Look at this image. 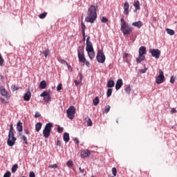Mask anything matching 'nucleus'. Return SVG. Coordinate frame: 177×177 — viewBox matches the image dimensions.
<instances>
[{
    "label": "nucleus",
    "instance_id": "1",
    "mask_svg": "<svg viewBox=\"0 0 177 177\" xmlns=\"http://www.w3.org/2000/svg\"><path fill=\"white\" fill-rule=\"evenodd\" d=\"M97 6L91 5L88 9L87 17H85L86 23H95V20L97 19Z\"/></svg>",
    "mask_w": 177,
    "mask_h": 177
},
{
    "label": "nucleus",
    "instance_id": "2",
    "mask_svg": "<svg viewBox=\"0 0 177 177\" xmlns=\"http://www.w3.org/2000/svg\"><path fill=\"white\" fill-rule=\"evenodd\" d=\"M16 140L17 138L15 137V133H13V124H10V131L8 133V139L7 141V145L10 146V147L15 146L16 143Z\"/></svg>",
    "mask_w": 177,
    "mask_h": 177
},
{
    "label": "nucleus",
    "instance_id": "3",
    "mask_svg": "<svg viewBox=\"0 0 177 177\" xmlns=\"http://www.w3.org/2000/svg\"><path fill=\"white\" fill-rule=\"evenodd\" d=\"M121 28L120 30L122 31L123 35H129L131 32H132V28L131 26L127 25V22L124 18H121Z\"/></svg>",
    "mask_w": 177,
    "mask_h": 177
},
{
    "label": "nucleus",
    "instance_id": "4",
    "mask_svg": "<svg viewBox=\"0 0 177 177\" xmlns=\"http://www.w3.org/2000/svg\"><path fill=\"white\" fill-rule=\"evenodd\" d=\"M77 57L80 63H85L86 62V58H85V52L83 46L78 47Z\"/></svg>",
    "mask_w": 177,
    "mask_h": 177
},
{
    "label": "nucleus",
    "instance_id": "5",
    "mask_svg": "<svg viewBox=\"0 0 177 177\" xmlns=\"http://www.w3.org/2000/svg\"><path fill=\"white\" fill-rule=\"evenodd\" d=\"M146 48L145 46H141L139 48V56L136 59L137 63H141V62L145 60L146 57L145 56V55H146Z\"/></svg>",
    "mask_w": 177,
    "mask_h": 177
},
{
    "label": "nucleus",
    "instance_id": "6",
    "mask_svg": "<svg viewBox=\"0 0 177 177\" xmlns=\"http://www.w3.org/2000/svg\"><path fill=\"white\" fill-rule=\"evenodd\" d=\"M53 128V124L52 123H47L43 130V135L44 138H48V136H50V132Z\"/></svg>",
    "mask_w": 177,
    "mask_h": 177
},
{
    "label": "nucleus",
    "instance_id": "7",
    "mask_svg": "<svg viewBox=\"0 0 177 177\" xmlns=\"http://www.w3.org/2000/svg\"><path fill=\"white\" fill-rule=\"evenodd\" d=\"M77 110L75 109V107L74 106H71L67 110H66V114L68 115V118L69 120H74V117L75 115Z\"/></svg>",
    "mask_w": 177,
    "mask_h": 177
},
{
    "label": "nucleus",
    "instance_id": "8",
    "mask_svg": "<svg viewBox=\"0 0 177 177\" xmlns=\"http://www.w3.org/2000/svg\"><path fill=\"white\" fill-rule=\"evenodd\" d=\"M97 62L98 63H104L106 62V55H104V53H103V50H98L97 53Z\"/></svg>",
    "mask_w": 177,
    "mask_h": 177
},
{
    "label": "nucleus",
    "instance_id": "9",
    "mask_svg": "<svg viewBox=\"0 0 177 177\" xmlns=\"http://www.w3.org/2000/svg\"><path fill=\"white\" fill-rule=\"evenodd\" d=\"M164 80H165V77L164 76V72L162 71L161 69L159 70V75L156 77V84H162L164 82Z\"/></svg>",
    "mask_w": 177,
    "mask_h": 177
},
{
    "label": "nucleus",
    "instance_id": "10",
    "mask_svg": "<svg viewBox=\"0 0 177 177\" xmlns=\"http://www.w3.org/2000/svg\"><path fill=\"white\" fill-rule=\"evenodd\" d=\"M149 53L151 54L153 57H156V59H159L161 55V52L158 49H150Z\"/></svg>",
    "mask_w": 177,
    "mask_h": 177
},
{
    "label": "nucleus",
    "instance_id": "11",
    "mask_svg": "<svg viewBox=\"0 0 177 177\" xmlns=\"http://www.w3.org/2000/svg\"><path fill=\"white\" fill-rule=\"evenodd\" d=\"M0 93L1 95L6 97V99H10V95H9V93L5 89L4 86H0Z\"/></svg>",
    "mask_w": 177,
    "mask_h": 177
},
{
    "label": "nucleus",
    "instance_id": "12",
    "mask_svg": "<svg viewBox=\"0 0 177 177\" xmlns=\"http://www.w3.org/2000/svg\"><path fill=\"white\" fill-rule=\"evenodd\" d=\"M124 15H129V3L128 1H126L124 4Z\"/></svg>",
    "mask_w": 177,
    "mask_h": 177
},
{
    "label": "nucleus",
    "instance_id": "13",
    "mask_svg": "<svg viewBox=\"0 0 177 177\" xmlns=\"http://www.w3.org/2000/svg\"><path fill=\"white\" fill-rule=\"evenodd\" d=\"M131 25L133 27H136V28H138V30H140V28H142V27H143V22L138 21L133 22Z\"/></svg>",
    "mask_w": 177,
    "mask_h": 177
},
{
    "label": "nucleus",
    "instance_id": "14",
    "mask_svg": "<svg viewBox=\"0 0 177 177\" xmlns=\"http://www.w3.org/2000/svg\"><path fill=\"white\" fill-rule=\"evenodd\" d=\"M91 156V152L89 150H84L81 152V157L83 158H86V157H89Z\"/></svg>",
    "mask_w": 177,
    "mask_h": 177
},
{
    "label": "nucleus",
    "instance_id": "15",
    "mask_svg": "<svg viewBox=\"0 0 177 177\" xmlns=\"http://www.w3.org/2000/svg\"><path fill=\"white\" fill-rule=\"evenodd\" d=\"M122 80L121 79H119L117 82H116V84H115V89L116 91H118L119 89H121V88L122 87Z\"/></svg>",
    "mask_w": 177,
    "mask_h": 177
},
{
    "label": "nucleus",
    "instance_id": "16",
    "mask_svg": "<svg viewBox=\"0 0 177 177\" xmlns=\"http://www.w3.org/2000/svg\"><path fill=\"white\" fill-rule=\"evenodd\" d=\"M17 129L18 132H23V122L20 120L17 123Z\"/></svg>",
    "mask_w": 177,
    "mask_h": 177
},
{
    "label": "nucleus",
    "instance_id": "17",
    "mask_svg": "<svg viewBox=\"0 0 177 177\" xmlns=\"http://www.w3.org/2000/svg\"><path fill=\"white\" fill-rule=\"evenodd\" d=\"M87 53L91 60H93V59H95V50L87 51Z\"/></svg>",
    "mask_w": 177,
    "mask_h": 177
},
{
    "label": "nucleus",
    "instance_id": "18",
    "mask_svg": "<svg viewBox=\"0 0 177 177\" xmlns=\"http://www.w3.org/2000/svg\"><path fill=\"white\" fill-rule=\"evenodd\" d=\"M86 52L93 50V44H92V43L86 44Z\"/></svg>",
    "mask_w": 177,
    "mask_h": 177
},
{
    "label": "nucleus",
    "instance_id": "19",
    "mask_svg": "<svg viewBox=\"0 0 177 177\" xmlns=\"http://www.w3.org/2000/svg\"><path fill=\"white\" fill-rule=\"evenodd\" d=\"M24 99L26 102H28V100H30V99H31V92L27 91L26 93V94L24 95Z\"/></svg>",
    "mask_w": 177,
    "mask_h": 177
},
{
    "label": "nucleus",
    "instance_id": "20",
    "mask_svg": "<svg viewBox=\"0 0 177 177\" xmlns=\"http://www.w3.org/2000/svg\"><path fill=\"white\" fill-rule=\"evenodd\" d=\"M63 139L66 143L68 142L70 140V134L68 133H64Z\"/></svg>",
    "mask_w": 177,
    "mask_h": 177
},
{
    "label": "nucleus",
    "instance_id": "21",
    "mask_svg": "<svg viewBox=\"0 0 177 177\" xmlns=\"http://www.w3.org/2000/svg\"><path fill=\"white\" fill-rule=\"evenodd\" d=\"M133 6L136 10H140V2H139V1H135L133 3Z\"/></svg>",
    "mask_w": 177,
    "mask_h": 177
},
{
    "label": "nucleus",
    "instance_id": "22",
    "mask_svg": "<svg viewBox=\"0 0 177 177\" xmlns=\"http://www.w3.org/2000/svg\"><path fill=\"white\" fill-rule=\"evenodd\" d=\"M42 128V123L41 122H37L35 124V131L36 132H39L41 131V129Z\"/></svg>",
    "mask_w": 177,
    "mask_h": 177
},
{
    "label": "nucleus",
    "instance_id": "23",
    "mask_svg": "<svg viewBox=\"0 0 177 177\" xmlns=\"http://www.w3.org/2000/svg\"><path fill=\"white\" fill-rule=\"evenodd\" d=\"M39 88L40 89H46V81L43 80L40 82Z\"/></svg>",
    "mask_w": 177,
    "mask_h": 177
},
{
    "label": "nucleus",
    "instance_id": "24",
    "mask_svg": "<svg viewBox=\"0 0 177 177\" xmlns=\"http://www.w3.org/2000/svg\"><path fill=\"white\" fill-rule=\"evenodd\" d=\"M50 53V51L49 49H46L42 52V54L44 55V57L47 58L48 56H49V54Z\"/></svg>",
    "mask_w": 177,
    "mask_h": 177
},
{
    "label": "nucleus",
    "instance_id": "25",
    "mask_svg": "<svg viewBox=\"0 0 177 177\" xmlns=\"http://www.w3.org/2000/svg\"><path fill=\"white\" fill-rule=\"evenodd\" d=\"M108 88L114 87V80H109L107 83Z\"/></svg>",
    "mask_w": 177,
    "mask_h": 177
},
{
    "label": "nucleus",
    "instance_id": "26",
    "mask_svg": "<svg viewBox=\"0 0 177 177\" xmlns=\"http://www.w3.org/2000/svg\"><path fill=\"white\" fill-rule=\"evenodd\" d=\"M166 31L169 35H175V31L172 29L167 28Z\"/></svg>",
    "mask_w": 177,
    "mask_h": 177
},
{
    "label": "nucleus",
    "instance_id": "27",
    "mask_svg": "<svg viewBox=\"0 0 177 177\" xmlns=\"http://www.w3.org/2000/svg\"><path fill=\"white\" fill-rule=\"evenodd\" d=\"M99 97H95V99L93 100L94 106H97V104H99Z\"/></svg>",
    "mask_w": 177,
    "mask_h": 177
},
{
    "label": "nucleus",
    "instance_id": "28",
    "mask_svg": "<svg viewBox=\"0 0 177 177\" xmlns=\"http://www.w3.org/2000/svg\"><path fill=\"white\" fill-rule=\"evenodd\" d=\"M17 168H19V165H14L11 169V171L12 172V174H15V172H16V171H17Z\"/></svg>",
    "mask_w": 177,
    "mask_h": 177
},
{
    "label": "nucleus",
    "instance_id": "29",
    "mask_svg": "<svg viewBox=\"0 0 177 177\" xmlns=\"http://www.w3.org/2000/svg\"><path fill=\"white\" fill-rule=\"evenodd\" d=\"M113 93V88H109L106 92V96L107 97H110L111 96V94Z\"/></svg>",
    "mask_w": 177,
    "mask_h": 177
},
{
    "label": "nucleus",
    "instance_id": "30",
    "mask_svg": "<svg viewBox=\"0 0 177 177\" xmlns=\"http://www.w3.org/2000/svg\"><path fill=\"white\" fill-rule=\"evenodd\" d=\"M48 16V12H43L39 15V19H45Z\"/></svg>",
    "mask_w": 177,
    "mask_h": 177
},
{
    "label": "nucleus",
    "instance_id": "31",
    "mask_svg": "<svg viewBox=\"0 0 177 177\" xmlns=\"http://www.w3.org/2000/svg\"><path fill=\"white\" fill-rule=\"evenodd\" d=\"M66 165H67V167H68V168H71V167H73L74 165V162H73V160H68L66 162Z\"/></svg>",
    "mask_w": 177,
    "mask_h": 177
},
{
    "label": "nucleus",
    "instance_id": "32",
    "mask_svg": "<svg viewBox=\"0 0 177 177\" xmlns=\"http://www.w3.org/2000/svg\"><path fill=\"white\" fill-rule=\"evenodd\" d=\"M48 168L50 169H52L53 168H59V166L57 165V164L49 165Z\"/></svg>",
    "mask_w": 177,
    "mask_h": 177
},
{
    "label": "nucleus",
    "instance_id": "33",
    "mask_svg": "<svg viewBox=\"0 0 177 177\" xmlns=\"http://www.w3.org/2000/svg\"><path fill=\"white\" fill-rule=\"evenodd\" d=\"M49 93H48V91H44L41 95V97H45L46 96H48Z\"/></svg>",
    "mask_w": 177,
    "mask_h": 177
},
{
    "label": "nucleus",
    "instance_id": "34",
    "mask_svg": "<svg viewBox=\"0 0 177 177\" xmlns=\"http://www.w3.org/2000/svg\"><path fill=\"white\" fill-rule=\"evenodd\" d=\"M3 63H5V60L3 57H2V55L0 53V66H3Z\"/></svg>",
    "mask_w": 177,
    "mask_h": 177
},
{
    "label": "nucleus",
    "instance_id": "35",
    "mask_svg": "<svg viewBox=\"0 0 177 177\" xmlns=\"http://www.w3.org/2000/svg\"><path fill=\"white\" fill-rule=\"evenodd\" d=\"M80 173L83 175V176H85V169L82 167H79Z\"/></svg>",
    "mask_w": 177,
    "mask_h": 177
},
{
    "label": "nucleus",
    "instance_id": "36",
    "mask_svg": "<svg viewBox=\"0 0 177 177\" xmlns=\"http://www.w3.org/2000/svg\"><path fill=\"white\" fill-rule=\"evenodd\" d=\"M50 99H51V97H50V95H47V96H46V97H44V100H45V102H50Z\"/></svg>",
    "mask_w": 177,
    "mask_h": 177
},
{
    "label": "nucleus",
    "instance_id": "37",
    "mask_svg": "<svg viewBox=\"0 0 177 177\" xmlns=\"http://www.w3.org/2000/svg\"><path fill=\"white\" fill-rule=\"evenodd\" d=\"M112 174L113 176H117V168L115 167L112 168Z\"/></svg>",
    "mask_w": 177,
    "mask_h": 177
},
{
    "label": "nucleus",
    "instance_id": "38",
    "mask_svg": "<svg viewBox=\"0 0 177 177\" xmlns=\"http://www.w3.org/2000/svg\"><path fill=\"white\" fill-rule=\"evenodd\" d=\"M111 109V106H110V105L106 106L104 113H109V111H110Z\"/></svg>",
    "mask_w": 177,
    "mask_h": 177
},
{
    "label": "nucleus",
    "instance_id": "39",
    "mask_svg": "<svg viewBox=\"0 0 177 177\" xmlns=\"http://www.w3.org/2000/svg\"><path fill=\"white\" fill-rule=\"evenodd\" d=\"M22 139H23L25 145H28V141L27 140V137L25 135L22 136Z\"/></svg>",
    "mask_w": 177,
    "mask_h": 177
},
{
    "label": "nucleus",
    "instance_id": "40",
    "mask_svg": "<svg viewBox=\"0 0 177 177\" xmlns=\"http://www.w3.org/2000/svg\"><path fill=\"white\" fill-rule=\"evenodd\" d=\"M11 90L15 92V91H19V87H17L15 85L11 86Z\"/></svg>",
    "mask_w": 177,
    "mask_h": 177
},
{
    "label": "nucleus",
    "instance_id": "41",
    "mask_svg": "<svg viewBox=\"0 0 177 177\" xmlns=\"http://www.w3.org/2000/svg\"><path fill=\"white\" fill-rule=\"evenodd\" d=\"M63 89V85L62 84H59L57 86V91H62Z\"/></svg>",
    "mask_w": 177,
    "mask_h": 177
},
{
    "label": "nucleus",
    "instance_id": "42",
    "mask_svg": "<svg viewBox=\"0 0 177 177\" xmlns=\"http://www.w3.org/2000/svg\"><path fill=\"white\" fill-rule=\"evenodd\" d=\"M87 126L92 127V120H91V118H88L87 120Z\"/></svg>",
    "mask_w": 177,
    "mask_h": 177
},
{
    "label": "nucleus",
    "instance_id": "43",
    "mask_svg": "<svg viewBox=\"0 0 177 177\" xmlns=\"http://www.w3.org/2000/svg\"><path fill=\"white\" fill-rule=\"evenodd\" d=\"M101 21H102V23H107V21H109V19L104 17H102Z\"/></svg>",
    "mask_w": 177,
    "mask_h": 177
},
{
    "label": "nucleus",
    "instance_id": "44",
    "mask_svg": "<svg viewBox=\"0 0 177 177\" xmlns=\"http://www.w3.org/2000/svg\"><path fill=\"white\" fill-rule=\"evenodd\" d=\"M64 129L63 128V127H60L59 126H58V127H57V132L59 133H62V132H63V130H64Z\"/></svg>",
    "mask_w": 177,
    "mask_h": 177
},
{
    "label": "nucleus",
    "instance_id": "45",
    "mask_svg": "<svg viewBox=\"0 0 177 177\" xmlns=\"http://www.w3.org/2000/svg\"><path fill=\"white\" fill-rule=\"evenodd\" d=\"M81 26H82V31H85V29L86 28V26H85V24H84L83 21H82Z\"/></svg>",
    "mask_w": 177,
    "mask_h": 177
},
{
    "label": "nucleus",
    "instance_id": "46",
    "mask_svg": "<svg viewBox=\"0 0 177 177\" xmlns=\"http://www.w3.org/2000/svg\"><path fill=\"white\" fill-rule=\"evenodd\" d=\"M10 175H12L10 171H7L6 174H4L3 177H10Z\"/></svg>",
    "mask_w": 177,
    "mask_h": 177
},
{
    "label": "nucleus",
    "instance_id": "47",
    "mask_svg": "<svg viewBox=\"0 0 177 177\" xmlns=\"http://www.w3.org/2000/svg\"><path fill=\"white\" fill-rule=\"evenodd\" d=\"M125 91L127 92V93H131V86H128L126 88Z\"/></svg>",
    "mask_w": 177,
    "mask_h": 177
},
{
    "label": "nucleus",
    "instance_id": "48",
    "mask_svg": "<svg viewBox=\"0 0 177 177\" xmlns=\"http://www.w3.org/2000/svg\"><path fill=\"white\" fill-rule=\"evenodd\" d=\"M170 82L171 84H174L175 82V77L174 76L170 77Z\"/></svg>",
    "mask_w": 177,
    "mask_h": 177
},
{
    "label": "nucleus",
    "instance_id": "49",
    "mask_svg": "<svg viewBox=\"0 0 177 177\" xmlns=\"http://www.w3.org/2000/svg\"><path fill=\"white\" fill-rule=\"evenodd\" d=\"M35 117V118H38L39 117H41V113H39V112H36Z\"/></svg>",
    "mask_w": 177,
    "mask_h": 177
},
{
    "label": "nucleus",
    "instance_id": "50",
    "mask_svg": "<svg viewBox=\"0 0 177 177\" xmlns=\"http://www.w3.org/2000/svg\"><path fill=\"white\" fill-rule=\"evenodd\" d=\"M24 132L26 135H30V131L28 130V129H25Z\"/></svg>",
    "mask_w": 177,
    "mask_h": 177
},
{
    "label": "nucleus",
    "instance_id": "51",
    "mask_svg": "<svg viewBox=\"0 0 177 177\" xmlns=\"http://www.w3.org/2000/svg\"><path fill=\"white\" fill-rule=\"evenodd\" d=\"M75 84L76 86H78V85H80L81 84V80L80 81L75 80Z\"/></svg>",
    "mask_w": 177,
    "mask_h": 177
},
{
    "label": "nucleus",
    "instance_id": "52",
    "mask_svg": "<svg viewBox=\"0 0 177 177\" xmlns=\"http://www.w3.org/2000/svg\"><path fill=\"white\" fill-rule=\"evenodd\" d=\"M29 177H35V174L33 171L30 172L29 174Z\"/></svg>",
    "mask_w": 177,
    "mask_h": 177
},
{
    "label": "nucleus",
    "instance_id": "53",
    "mask_svg": "<svg viewBox=\"0 0 177 177\" xmlns=\"http://www.w3.org/2000/svg\"><path fill=\"white\" fill-rule=\"evenodd\" d=\"M129 55V54H128V53H124L123 54V59H127V57H128Z\"/></svg>",
    "mask_w": 177,
    "mask_h": 177
},
{
    "label": "nucleus",
    "instance_id": "54",
    "mask_svg": "<svg viewBox=\"0 0 177 177\" xmlns=\"http://www.w3.org/2000/svg\"><path fill=\"white\" fill-rule=\"evenodd\" d=\"M84 63H85V64L87 67H89L91 66V64L88 62V61H86V62Z\"/></svg>",
    "mask_w": 177,
    "mask_h": 177
},
{
    "label": "nucleus",
    "instance_id": "55",
    "mask_svg": "<svg viewBox=\"0 0 177 177\" xmlns=\"http://www.w3.org/2000/svg\"><path fill=\"white\" fill-rule=\"evenodd\" d=\"M74 141L76 142L77 145H79L80 144V140H78V138H75L74 139Z\"/></svg>",
    "mask_w": 177,
    "mask_h": 177
},
{
    "label": "nucleus",
    "instance_id": "56",
    "mask_svg": "<svg viewBox=\"0 0 177 177\" xmlns=\"http://www.w3.org/2000/svg\"><path fill=\"white\" fill-rule=\"evenodd\" d=\"M177 113L176 109H172L171 110V114H174V113Z\"/></svg>",
    "mask_w": 177,
    "mask_h": 177
},
{
    "label": "nucleus",
    "instance_id": "57",
    "mask_svg": "<svg viewBox=\"0 0 177 177\" xmlns=\"http://www.w3.org/2000/svg\"><path fill=\"white\" fill-rule=\"evenodd\" d=\"M146 68H145V69H141L140 71V73H141L142 74H145V73H146Z\"/></svg>",
    "mask_w": 177,
    "mask_h": 177
},
{
    "label": "nucleus",
    "instance_id": "58",
    "mask_svg": "<svg viewBox=\"0 0 177 177\" xmlns=\"http://www.w3.org/2000/svg\"><path fill=\"white\" fill-rule=\"evenodd\" d=\"M89 39H91V37H87V39H86V44H91V41H89Z\"/></svg>",
    "mask_w": 177,
    "mask_h": 177
},
{
    "label": "nucleus",
    "instance_id": "59",
    "mask_svg": "<svg viewBox=\"0 0 177 177\" xmlns=\"http://www.w3.org/2000/svg\"><path fill=\"white\" fill-rule=\"evenodd\" d=\"M1 80L2 81V82H3V80H5V77H3V75H1Z\"/></svg>",
    "mask_w": 177,
    "mask_h": 177
},
{
    "label": "nucleus",
    "instance_id": "60",
    "mask_svg": "<svg viewBox=\"0 0 177 177\" xmlns=\"http://www.w3.org/2000/svg\"><path fill=\"white\" fill-rule=\"evenodd\" d=\"M57 146H62V143L59 140L57 141Z\"/></svg>",
    "mask_w": 177,
    "mask_h": 177
},
{
    "label": "nucleus",
    "instance_id": "61",
    "mask_svg": "<svg viewBox=\"0 0 177 177\" xmlns=\"http://www.w3.org/2000/svg\"><path fill=\"white\" fill-rule=\"evenodd\" d=\"M83 37H85V30H82Z\"/></svg>",
    "mask_w": 177,
    "mask_h": 177
},
{
    "label": "nucleus",
    "instance_id": "62",
    "mask_svg": "<svg viewBox=\"0 0 177 177\" xmlns=\"http://www.w3.org/2000/svg\"><path fill=\"white\" fill-rule=\"evenodd\" d=\"M84 78V76L82 75V74H80V81H81V80H82Z\"/></svg>",
    "mask_w": 177,
    "mask_h": 177
},
{
    "label": "nucleus",
    "instance_id": "63",
    "mask_svg": "<svg viewBox=\"0 0 177 177\" xmlns=\"http://www.w3.org/2000/svg\"><path fill=\"white\" fill-rule=\"evenodd\" d=\"M85 41H86V38L84 37H83V41L85 42Z\"/></svg>",
    "mask_w": 177,
    "mask_h": 177
},
{
    "label": "nucleus",
    "instance_id": "64",
    "mask_svg": "<svg viewBox=\"0 0 177 177\" xmlns=\"http://www.w3.org/2000/svg\"><path fill=\"white\" fill-rule=\"evenodd\" d=\"M64 63H66V64H67V62H66V61H64Z\"/></svg>",
    "mask_w": 177,
    "mask_h": 177
}]
</instances>
